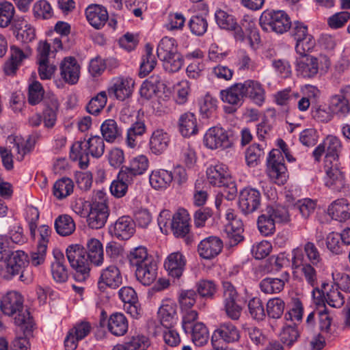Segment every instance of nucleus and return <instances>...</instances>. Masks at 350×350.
Here are the masks:
<instances>
[{"mask_svg":"<svg viewBox=\"0 0 350 350\" xmlns=\"http://www.w3.org/2000/svg\"><path fill=\"white\" fill-rule=\"evenodd\" d=\"M0 308L4 314L14 317L15 325L26 336L31 334L34 322L29 310L24 306L21 294L16 291L8 293L1 300Z\"/></svg>","mask_w":350,"mask_h":350,"instance_id":"f257e3e1","label":"nucleus"},{"mask_svg":"<svg viewBox=\"0 0 350 350\" xmlns=\"http://www.w3.org/2000/svg\"><path fill=\"white\" fill-rule=\"evenodd\" d=\"M277 145L280 149H273L269 153L267 159V172L269 177L279 185H284L287 179V169L284 164L282 152L289 162H293L295 159L291 155L286 142L278 139Z\"/></svg>","mask_w":350,"mask_h":350,"instance_id":"f03ea898","label":"nucleus"},{"mask_svg":"<svg viewBox=\"0 0 350 350\" xmlns=\"http://www.w3.org/2000/svg\"><path fill=\"white\" fill-rule=\"evenodd\" d=\"M288 220L289 215L286 208L282 206L269 205L258 216L257 226L260 233L267 237L275 232L276 223H285Z\"/></svg>","mask_w":350,"mask_h":350,"instance_id":"7ed1b4c3","label":"nucleus"},{"mask_svg":"<svg viewBox=\"0 0 350 350\" xmlns=\"http://www.w3.org/2000/svg\"><path fill=\"white\" fill-rule=\"evenodd\" d=\"M158 57L163 62L165 70L170 72L178 71L183 65V58L178 53L174 38L164 37L159 43L157 49Z\"/></svg>","mask_w":350,"mask_h":350,"instance_id":"20e7f679","label":"nucleus"},{"mask_svg":"<svg viewBox=\"0 0 350 350\" xmlns=\"http://www.w3.org/2000/svg\"><path fill=\"white\" fill-rule=\"evenodd\" d=\"M215 18L221 29L234 31L236 40L241 41L244 40L245 33L252 31L255 25L249 16H245L239 25L234 16L222 10H217L215 12Z\"/></svg>","mask_w":350,"mask_h":350,"instance_id":"39448f33","label":"nucleus"},{"mask_svg":"<svg viewBox=\"0 0 350 350\" xmlns=\"http://www.w3.org/2000/svg\"><path fill=\"white\" fill-rule=\"evenodd\" d=\"M196 300L197 293L194 290L183 291L179 296L180 308L185 312L183 327L185 332L191 334L193 342L196 340L197 312L192 308L196 304Z\"/></svg>","mask_w":350,"mask_h":350,"instance_id":"423d86ee","label":"nucleus"},{"mask_svg":"<svg viewBox=\"0 0 350 350\" xmlns=\"http://www.w3.org/2000/svg\"><path fill=\"white\" fill-rule=\"evenodd\" d=\"M109 215L106 193L102 191H97L92 199L88 215L87 222L89 227L92 229L103 228L107 222Z\"/></svg>","mask_w":350,"mask_h":350,"instance_id":"0eeeda50","label":"nucleus"},{"mask_svg":"<svg viewBox=\"0 0 350 350\" xmlns=\"http://www.w3.org/2000/svg\"><path fill=\"white\" fill-rule=\"evenodd\" d=\"M259 23L264 31L280 34L287 31L291 26L289 16L283 10H265L260 17Z\"/></svg>","mask_w":350,"mask_h":350,"instance_id":"6e6552de","label":"nucleus"},{"mask_svg":"<svg viewBox=\"0 0 350 350\" xmlns=\"http://www.w3.org/2000/svg\"><path fill=\"white\" fill-rule=\"evenodd\" d=\"M70 266L77 271L75 276L77 280H84L90 270L86 250L81 245H69L66 251Z\"/></svg>","mask_w":350,"mask_h":350,"instance_id":"1a4fd4ad","label":"nucleus"},{"mask_svg":"<svg viewBox=\"0 0 350 350\" xmlns=\"http://www.w3.org/2000/svg\"><path fill=\"white\" fill-rule=\"evenodd\" d=\"M206 176L209 183L216 187H225L228 189V200L234 198L237 193L235 183L222 164L210 166L206 170Z\"/></svg>","mask_w":350,"mask_h":350,"instance_id":"9d476101","label":"nucleus"},{"mask_svg":"<svg viewBox=\"0 0 350 350\" xmlns=\"http://www.w3.org/2000/svg\"><path fill=\"white\" fill-rule=\"evenodd\" d=\"M203 145L210 150L227 149L233 145L230 131L221 126H215L209 128L205 133Z\"/></svg>","mask_w":350,"mask_h":350,"instance_id":"9b49d317","label":"nucleus"},{"mask_svg":"<svg viewBox=\"0 0 350 350\" xmlns=\"http://www.w3.org/2000/svg\"><path fill=\"white\" fill-rule=\"evenodd\" d=\"M190 221L188 211L183 208H179L172 215L170 222V228L173 234L176 238H184L187 244H190L193 241L189 234Z\"/></svg>","mask_w":350,"mask_h":350,"instance_id":"f8f14e48","label":"nucleus"},{"mask_svg":"<svg viewBox=\"0 0 350 350\" xmlns=\"http://www.w3.org/2000/svg\"><path fill=\"white\" fill-rule=\"evenodd\" d=\"M261 202L260 192L254 188L245 187L241 191L239 197V206L241 211L247 215L257 211Z\"/></svg>","mask_w":350,"mask_h":350,"instance_id":"ddd939ff","label":"nucleus"},{"mask_svg":"<svg viewBox=\"0 0 350 350\" xmlns=\"http://www.w3.org/2000/svg\"><path fill=\"white\" fill-rule=\"evenodd\" d=\"M135 82L132 78L118 77L111 80V85L108 88V94L119 100H124L129 98L133 91Z\"/></svg>","mask_w":350,"mask_h":350,"instance_id":"4468645a","label":"nucleus"},{"mask_svg":"<svg viewBox=\"0 0 350 350\" xmlns=\"http://www.w3.org/2000/svg\"><path fill=\"white\" fill-rule=\"evenodd\" d=\"M148 167V159L144 155L133 157L128 166H122L121 178L126 181L134 180L137 176L143 174Z\"/></svg>","mask_w":350,"mask_h":350,"instance_id":"2eb2a0df","label":"nucleus"},{"mask_svg":"<svg viewBox=\"0 0 350 350\" xmlns=\"http://www.w3.org/2000/svg\"><path fill=\"white\" fill-rule=\"evenodd\" d=\"M5 277L10 279L16 275L22 273L23 269L29 263L27 255L21 250L13 252L5 261Z\"/></svg>","mask_w":350,"mask_h":350,"instance_id":"dca6fc26","label":"nucleus"},{"mask_svg":"<svg viewBox=\"0 0 350 350\" xmlns=\"http://www.w3.org/2000/svg\"><path fill=\"white\" fill-rule=\"evenodd\" d=\"M122 282V277L119 269L116 266L111 265L102 271L98 286L100 291H104L106 286L117 288Z\"/></svg>","mask_w":350,"mask_h":350,"instance_id":"f3484780","label":"nucleus"},{"mask_svg":"<svg viewBox=\"0 0 350 350\" xmlns=\"http://www.w3.org/2000/svg\"><path fill=\"white\" fill-rule=\"evenodd\" d=\"M111 233L120 240L129 239L135 232V221L129 216H122L115 222Z\"/></svg>","mask_w":350,"mask_h":350,"instance_id":"a211bd4d","label":"nucleus"},{"mask_svg":"<svg viewBox=\"0 0 350 350\" xmlns=\"http://www.w3.org/2000/svg\"><path fill=\"white\" fill-rule=\"evenodd\" d=\"M222 241L214 236L204 239L198 244V254L204 259H211L217 256L222 250Z\"/></svg>","mask_w":350,"mask_h":350,"instance_id":"6ab92c4d","label":"nucleus"},{"mask_svg":"<svg viewBox=\"0 0 350 350\" xmlns=\"http://www.w3.org/2000/svg\"><path fill=\"white\" fill-rule=\"evenodd\" d=\"M319 70V62L316 57L309 55L297 60L296 70L297 75L306 79L316 77Z\"/></svg>","mask_w":350,"mask_h":350,"instance_id":"aec40b11","label":"nucleus"},{"mask_svg":"<svg viewBox=\"0 0 350 350\" xmlns=\"http://www.w3.org/2000/svg\"><path fill=\"white\" fill-rule=\"evenodd\" d=\"M245 97H248L258 105H261L265 99V91L258 81L248 79L241 83Z\"/></svg>","mask_w":350,"mask_h":350,"instance_id":"412c9836","label":"nucleus"},{"mask_svg":"<svg viewBox=\"0 0 350 350\" xmlns=\"http://www.w3.org/2000/svg\"><path fill=\"white\" fill-rule=\"evenodd\" d=\"M143 265L135 269L137 280L144 286H149L157 277V265L154 259L145 261Z\"/></svg>","mask_w":350,"mask_h":350,"instance_id":"4be33fe9","label":"nucleus"},{"mask_svg":"<svg viewBox=\"0 0 350 350\" xmlns=\"http://www.w3.org/2000/svg\"><path fill=\"white\" fill-rule=\"evenodd\" d=\"M288 278L289 274L287 272L282 273L280 278L267 277L260 282V289L265 294L279 293L284 289Z\"/></svg>","mask_w":350,"mask_h":350,"instance_id":"5701e85b","label":"nucleus"},{"mask_svg":"<svg viewBox=\"0 0 350 350\" xmlns=\"http://www.w3.org/2000/svg\"><path fill=\"white\" fill-rule=\"evenodd\" d=\"M328 215L339 222H345L350 219V204L345 198L334 201L327 208Z\"/></svg>","mask_w":350,"mask_h":350,"instance_id":"b1692460","label":"nucleus"},{"mask_svg":"<svg viewBox=\"0 0 350 350\" xmlns=\"http://www.w3.org/2000/svg\"><path fill=\"white\" fill-rule=\"evenodd\" d=\"M87 20L96 29H100L105 25L108 20L107 10L97 4L89 5L85 10Z\"/></svg>","mask_w":350,"mask_h":350,"instance_id":"393cba45","label":"nucleus"},{"mask_svg":"<svg viewBox=\"0 0 350 350\" xmlns=\"http://www.w3.org/2000/svg\"><path fill=\"white\" fill-rule=\"evenodd\" d=\"M60 75L64 81L70 84H75L79 77V66L75 58L65 57L60 64Z\"/></svg>","mask_w":350,"mask_h":350,"instance_id":"a878e982","label":"nucleus"},{"mask_svg":"<svg viewBox=\"0 0 350 350\" xmlns=\"http://www.w3.org/2000/svg\"><path fill=\"white\" fill-rule=\"evenodd\" d=\"M325 185L332 190L340 191L345 186L344 174L338 169L336 164L329 166L328 163H325Z\"/></svg>","mask_w":350,"mask_h":350,"instance_id":"bb28decb","label":"nucleus"},{"mask_svg":"<svg viewBox=\"0 0 350 350\" xmlns=\"http://www.w3.org/2000/svg\"><path fill=\"white\" fill-rule=\"evenodd\" d=\"M89 155L90 154L86 141H77L72 144L70 158L74 161H78L81 169L84 170L88 167L90 163Z\"/></svg>","mask_w":350,"mask_h":350,"instance_id":"cd10ccee","label":"nucleus"},{"mask_svg":"<svg viewBox=\"0 0 350 350\" xmlns=\"http://www.w3.org/2000/svg\"><path fill=\"white\" fill-rule=\"evenodd\" d=\"M185 265V258L180 252L170 254L164 263L169 275L175 278H179L182 275Z\"/></svg>","mask_w":350,"mask_h":350,"instance_id":"c85d7f7f","label":"nucleus"},{"mask_svg":"<svg viewBox=\"0 0 350 350\" xmlns=\"http://www.w3.org/2000/svg\"><path fill=\"white\" fill-rule=\"evenodd\" d=\"M221 100L237 107L242 105L245 97L241 83H234L226 90H221Z\"/></svg>","mask_w":350,"mask_h":350,"instance_id":"c756f323","label":"nucleus"},{"mask_svg":"<svg viewBox=\"0 0 350 350\" xmlns=\"http://www.w3.org/2000/svg\"><path fill=\"white\" fill-rule=\"evenodd\" d=\"M170 137L163 129L155 130L150 139V148L152 153L160 154L165 151L169 146Z\"/></svg>","mask_w":350,"mask_h":350,"instance_id":"7c9ffc66","label":"nucleus"},{"mask_svg":"<svg viewBox=\"0 0 350 350\" xmlns=\"http://www.w3.org/2000/svg\"><path fill=\"white\" fill-rule=\"evenodd\" d=\"M179 131L183 137H190L197 133V118L192 112L182 114L178 120Z\"/></svg>","mask_w":350,"mask_h":350,"instance_id":"2f4dec72","label":"nucleus"},{"mask_svg":"<svg viewBox=\"0 0 350 350\" xmlns=\"http://www.w3.org/2000/svg\"><path fill=\"white\" fill-rule=\"evenodd\" d=\"M53 255L55 261L51 266L53 278L57 282H65L68 280V274L64 264V256L60 251H54Z\"/></svg>","mask_w":350,"mask_h":350,"instance_id":"473e14b6","label":"nucleus"},{"mask_svg":"<svg viewBox=\"0 0 350 350\" xmlns=\"http://www.w3.org/2000/svg\"><path fill=\"white\" fill-rule=\"evenodd\" d=\"M109 331L114 336L124 335L128 330V321L122 313H113L108 319Z\"/></svg>","mask_w":350,"mask_h":350,"instance_id":"72a5a7b5","label":"nucleus"},{"mask_svg":"<svg viewBox=\"0 0 350 350\" xmlns=\"http://www.w3.org/2000/svg\"><path fill=\"white\" fill-rule=\"evenodd\" d=\"M87 257L90 265L100 266L103 262L102 243L96 239H90L87 242Z\"/></svg>","mask_w":350,"mask_h":350,"instance_id":"f704fd0d","label":"nucleus"},{"mask_svg":"<svg viewBox=\"0 0 350 350\" xmlns=\"http://www.w3.org/2000/svg\"><path fill=\"white\" fill-rule=\"evenodd\" d=\"M44 109L43 118L44 126L48 128L53 127L57 120V111L58 109V102L54 96L48 98H44L43 100Z\"/></svg>","mask_w":350,"mask_h":350,"instance_id":"c9c22d12","label":"nucleus"},{"mask_svg":"<svg viewBox=\"0 0 350 350\" xmlns=\"http://www.w3.org/2000/svg\"><path fill=\"white\" fill-rule=\"evenodd\" d=\"M161 323L166 328H170L176 323V305L169 302L163 304L158 312Z\"/></svg>","mask_w":350,"mask_h":350,"instance_id":"e433bc0d","label":"nucleus"},{"mask_svg":"<svg viewBox=\"0 0 350 350\" xmlns=\"http://www.w3.org/2000/svg\"><path fill=\"white\" fill-rule=\"evenodd\" d=\"M150 183L155 189H166L174 180L172 172L165 170L154 171L150 176Z\"/></svg>","mask_w":350,"mask_h":350,"instance_id":"4c0bfd02","label":"nucleus"},{"mask_svg":"<svg viewBox=\"0 0 350 350\" xmlns=\"http://www.w3.org/2000/svg\"><path fill=\"white\" fill-rule=\"evenodd\" d=\"M224 232L230 240L231 246L237 245L243 241V224L241 220H234L232 223H226Z\"/></svg>","mask_w":350,"mask_h":350,"instance_id":"58836bf2","label":"nucleus"},{"mask_svg":"<svg viewBox=\"0 0 350 350\" xmlns=\"http://www.w3.org/2000/svg\"><path fill=\"white\" fill-rule=\"evenodd\" d=\"M103 137L107 142H113L122 135V129L118 125L116 121L108 119L103 122L100 126Z\"/></svg>","mask_w":350,"mask_h":350,"instance_id":"ea45409f","label":"nucleus"},{"mask_svg":"<svg viewBox=\"0 0 350 350\" xmlns=\"http://www.w3.org/2000/svg\"><path fill=\"white\" fill-rule=\"evenodd\" d=\"M326 148L325 163H332V161H336L341 150V143L338 138L333 135H328L323 140Z\"/></svg>","mask_w":350,"mask_h":350,"instance_id":"a19ab883","label":"nucleus"},{"mask_svg":"<svg viewBox=\"0 0 350 350\" xmlns=\"http://www.w3.org/2000/svg\"><path fill=\"white\" fill-rule=\"evenodd\" d=\"M10 59L4 65V72L8 75H14L18 70L21 62L25 58L23 51L15 46H11Z\"/></svg>","mask_w":350,"mask_h":350,"instance_id":"79ce46f5","label":"nucleus"},{"mask_svg":"<svg viewBox=\"0 0 350 350\" xmlns=\"http://www.w3.org/2000/svg\"><path fill=\"white\" fill-rule=\"evenodd\" d=\"M152 46L150 43H147L145 46V54L142 56V62L140 64L139 75L144 77L148 75L154 68L157 60L152 53Z\"/></svg>","mask_w":350,"mask_h":350,"instance_id":"37998d69","label":"nucleus"},{"mask_svg":"<svg viewBox=\"0 0 350 350\" xmlns=\"http://www.w3.org/2000/svg\"><path fill=\"white\" fill-rule=\"evenodd\" d=\"M55 228L59 235L68 236L75 231V224L70 216L62 215L55 219Z\"/></svg>","mask_w":350,"mask_h":350,"instance_id":"c03bdc74","label":"nucleus"},{"mask_svg":"<svg viewBox=\"0 0 350 350\" xmlns=\"http://www.w3.org/2000/svg\"><path fill=\"white\" fill-rule=\"evenodd\" d=\"M74 188L73 181L67 177L57 180L53 185V194L59 200L70 196Z\"/></svg>","mask_w":350,"mask_h":350,"instance_id":"a18cd8bd","label":"nucleus"},{"mask_svg":"<svg viewBox=\"0 0 350 350\" xmlns=\"http://www.w3.org/2000/svg\"><path fill=\"white\" fill-rule=\"evenodd\" d=\"M128 259L130 265L135 268L145 264V261H150L153 259L152 256H149L145 247L139 246L130 251L128 255Z\"/></svg>","mask_w":350,"mask_h":350,"instance_id":"49530a36","label":"nucleus"},{"mask_svg":"<svg viewBox=\"0 0 350 350\" xmlns=\"http://www.w3.org/2000/svg\"><path fill=\"white\" fill-rule=\"evenodd\" d=\"M219 337L226 342H237L240 338V332L237 327L230 323L221 324L216 331Z\"/></svg>","mask_w":350,"mask_h":350,"instance_id":"de8ad7c7","label":"nucleus"},{"mask_svg":"<svg viewBox=\"0 0 350 350\" xmlns=\"http://www.w3.org/2000/svg\"><path fill=\"white\" fill-rule=\"evenodd\" d=\"M146 130L144 121L137 120L127 130L126 142L128 146L134 148L137 145V138L142 136Z\"/></svg>","mask_w":350,"mask_h":350,"instance_id":"09e8293b","label":"nucleus"},{"mask_svg":"<svg viewBox=\"0 0 350 350\" xmlns=\"http://www.w3.org/2000/svg\"><path fill=\"white\" fill-rule=\"evenodd\" d=\"M14 27L18 29L17 39L25 43L33 41L36 38V30L34 27L26 21H22L16 23Z\"/></svg>","mask_w":350,"mask_h":350,"instance_id":"8fccbe9b","label":"nucleus"},{"mask_svg":"<svg viewBox=\"0 0 350 350\" xmlns=\"http://www.w3.org/2000/svg\"><path fill=\"white\" fill-rule=\"evenodd\" d=\"M325 242L327 248L334 254L340 255L347 250V247L344 246L341 238L337 232H329L326 237Z\"/></svg>","mask_w":350,"mask_h":350,"instance_id":"3c124183","label":"nucleus"},{"mask_svg":"<svg viewBox=\"0 0 350 350\" xmlns=\"http://www.w3.org/2000/svg\"><path fill=\"white\" fill-rule=\"evenodd\" d=\"M248 311L250 317L257 321H261L265 319L266 312L262 300L259 297H253L247 304Z\"/></svg>","mask_w":350,"mask_h":350,"instance_id":"603ef678","label":"nucleus"},{"mask_svg":"<svg viewBox=\"0 0 350 350\" xmlns=\"http://www.w3.org/2000/svg\"><path fill=\"white\" fill-rule=\"evenodd\" d=\"M299 338V332L295 325H287L283 327L280 334V342L291 348Z\"/></svg>","mask_w":350,"mask_h":350,"instance_id":"864d4df0","label":"nucleus"},{"mask_svg":"<svg viewBox=\"0 0 350 350\" xmlns=\"http://www.w3.org/2000/svg\"><path fill=\"white\" fill-rule=\"evenodd\" d=\"M329 107L337 114L346 116L350 111V105L344 95H334L330 98Z\"/></svg>","mask_w":350,"mask_h":350,"instance_id":"5fc2aeb1","label":"nucleus"},{"mask_svg":"<svg viewBox=\"0 0 350 350\" xmlns=\"http://www.w3.org/2000/svg\"><path fill=\"white\" fill-rule=\"evenodd\" d=\"M284 301L280 297L269 299L267 303V313L269 317L280 319L284 313Z\"/></svg>","mask_w":350,"mask_h":350,"instance_id":"6e6d98bb","label":"nucleus"},{"mask_svg":"<svg viewBox=\"0 0 350 350\" xmlns=\"http://www.w3.org/2000/svg\"><path fill=\"white\" fill-rule=\"evenodd\" d=\"M89 153L94 158H100L105 152L104 139L100 136H92L86 141Z\"/></svg>","mask_w":350,"mask_h":350,"instance_id":"4d7b16f0","label":"nucleus"},{"mask_svg":"<svg viewBox=\"0 0 350 350\" xmlns=\"http://www.w3.org/2000/svg\"><path fill=\"white\" fill-rule=\"evenodd\" d=\"M14 12L12 3L8 1L0 3V27L5 28L11 24Z\"/></svg>","mask_w":350,"mask_h":350,"instance_id":"13d9d810","label":"nucleus"},{"mask_svg":"<svg viewBox=\"0 0 350 350\" xmlns=\"http://www.w3.org/2000/svg\"><path fill=\"white\" fill-rule=\"evenodd\" d=\"M107 100V94L103 91L93 97L88 103L86 109L88 113L97 115L106 105Z\"/></svg>","mask_w":350,"mask_h":350,"instance_id":"bf43d9fd","label":"nucleus"},{"mask_svg":"<svg viewBox=\"0 0 350 350\" xmlns=\"http://www.w3.org/2000/svg\"><path fill=\"white\" fill-rule=\"evenodd\" d=\"M304 252L308 260V263L316 266L322 263L323 258L321 254L313 242L307 241L304 245Z\"/></svg>","mask_w":350,"mask_h":350,"instance_id":"052dcab7","label":"nucleus"},{"mask_svg":"<svg viewBox=\"0 0 350 350\" xmlns=\"http://www.w3.org/2000/svg\"><path fill=\"white\" fill-rule=\"evenodd\" d=\"M33 15L38 19H49L53 16L51 4L46 0L36 2L33 8Z\"/></svg>","mask_w":350,"mask_h":350,"instance_id":"680f3d73","label":"nucleus"},{"mask_svg":"<svg viewBox=\"0 0 350 350\" xmlns=\"http://www.w3.org/2000/svg\"><path fill=\"white\" fill-rule=\"evenodd\" d=\"M263 155V149L259 144H254L251 145L245 152V160L247 165L250 167L256 166Z\"/></svg>","mask_w":350,"mask_h":350,"instance_id":"e2e57ef3","label":"nucleus"},{"mask_svg":"<svg viewBox=\"0 0 350 350\" xmlns=\"http://www.w3.org/2000/svg\"><path fill=\"white\" fill-rule=\"evenodd\" d=\"M326 302L332 308H340L345 304L343 295L338 287L332 286L325 297Z\"/></svg>","mask_w":350,"mask_h":350,"instance_id":"0e129e2a","label":"nucleus"},{"mask_svg":"<svg viewBox=\"0 0 350 350\" xmlns=\"http://www.w3.org/2000/svg\"><path fill=\"white\" fill-rule=\"evenodd\" d=\"M44 89L41 83L37 81L33 82L29 86L28 101L31 105L38 104L44 100Z\"/></svg>","mask_w":350,"mask_h":350,"instance_id":"69168bd1","label":"nucleus"},{"mask_svg":"<svg viewBox=\"0 0 350 350\" xmlns=\"http://www.w3.org/2000/svg\"><path fill=\"white\" fill-rule=\"evenodd\" d=\"M134 180L126 181L121 178V170L118 175V180L112 182L110 187L111 193L117 198L124 196L128 189L129 185H131Z\"/></svg>","mask_w":350,"mask_h":350,"instance_id":"338daca9","label":"nucleus"},{"mask_svg":"<svg viewBox=\"0 0 350 350\" xmlns=\"http://www.w3.org/2000/svg\"><path fill=\"white\" fill-rule=\"evenodd\" d=\"M217 100L206 94L200 104V111L202 118H209L216 110Z\"/></svg>","mask_w":350,"mask_h":350,"instance_id":"774afa93","label":"nucleus"}]
</instances>
